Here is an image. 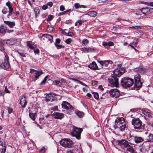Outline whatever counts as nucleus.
Masks as SVG:
<instances>
[{
    "mask_svg": "<svg viewBox=\"0 0 153 153\" xmlns=\"http://www.w3.org/2000/svg\"><path fill=\"white\" fill-rule=\"evenodd\" d=\"M93 94H94V96L95 99L98 100L99 99V94L98 93L95 92L93 93Z\"/></svg>",
    "mask_w": 153,
    "mask_h": 153,
    "instance_id": "39",
    "label": "nucleus"
},
{
    "mask_svg": "<svg viewBox=\"0 0 153 153\" xmlns=\"http://www.w3.org/2000/svg\"><path fill=\"white\" fill-rule=\"evenodd\" d=\"M129 27L131 28L135 29H141V27L140 26H132L130 27Z\"/></svg>",
    "mask_w": 153,
    "mask_h": 153,
    "instance_id": "44",
    "label": "nucleus"
},
{
    "mask_svg": "<svg viewBox=\"0 0 153 153\" xmlns=\"http://www.w3.org/2000/svg\"><path fill=\"white\" fill-rule=\"evenodd\" d=\"M55 82L56 83L57 85H58L59 86H60L61 85V82L59 81H57V80H55Z\"/></svg>",
    "mask_w": 153,
    "mask_h": 153,
    "instance_id": "55",
    "label": "nucleus"
},
{
    "mask_svg": "<svg viewBox=\"0 0 153 153\" xmlns=\"http://www.w3.org/2000/svg\"><path fill=\"white\" fill-rule=\"evenodd\" d=\"M8 60L9 57L7 55H6L4 59V62L3 65L4 68L6 69H8L10 67Z\"/></svg>",
    "mask_w": 153,
    "mask_h": 153,
    "instance_id": "14",
    "label": "nucleus"
},
{
    "mask_svg": "<svg viewBox=\"0 0 153 153\" xmlns=\"http://www.w3.org/2000/svg\"><path fill=\"white\" fill-rule=\"evenodd\" d=\"M30 73L34 75L36 79H38V77L43 74V72L41 70L39 71L32 69H30Z\"/></svg>",
    "mask_w": 153,
    "mask_h": 153,
    "instance_id": "8",
    "label": "nucleus"
},
{
    "mask_svg": "<svg viewBox=\"0 0 153 153\" xmlns=\"http://www.w3.org/2000/svg\"><path fill=\"white\" fill-rule=\"evenodd\" d=\"M102 45L103 46L106 47L107 48H108V42H102Z\"/></svg>",
    "mask_w": 153,
    "mask_h": 153,
    "instance_id": "43",
    "label": "nucleus"
},
{
    "mask_svg": "<svg viewBox=\"0 0 153 153\" xmlns=\"http://www.w3.org/2000/svg\"><path fill=\"white\" fill-rule=\"evenodd\" d=\"M87 14L91 17H94L96 16L97 15V12L96 11H89L88 12Z\"/></svg>",
    "mask_w": 153,
    "mask_h": 153,
    "instance_id": "26",
    "label": "nucleus"
},
{
    "mask_svg": "<svg viewBox=\"0 0 153 153\" xmlns=\"http://www.w3.org/2000/svg\"><path fill=\"white\" fill-rule=\"evenodd\" d=\"M125 72L124 68H118L116 69L114 71V75L116 76L120 77Z\"/></svg>",
    "mask_w": 153,
    "mask_h": 153,
    "instance_id": "10",
    "label": "nucleus"
},
{
    "mask_svg": "<svg viewBox=\"0 0 153 153\" xmlns=\"http://www.w3.org/2000/svg\"><path fill=\"white\" fill-rule=\"evenodd\" d=\"M82 50L85 52H92L94 51V49L92 48L89 47L88 48H82Z\"/></svg>",
    "mask_w": 153,
    "mask_h": 153,
    "instance_id": "29",
    "label": "nucleus"
},
{
    "mask_svg": "<svg viewBox=\"0 0 153 153\" xmlns=\"http://www.w3.org/2000/svg\"><path fill=\"white\" fill-rule=\"evenodd\" d=\"M82 129L81 128H78L74 127L73 131L71 132L72 136H75L77 139H79L80 138L81 133Z\"/></svg>",
    "mask_w": 153,
    "mask_h": 153,
    "instance_id": "5",
    "label": "nucleus"
},
{
    "mask_svg": "<svg viewBox=\"0 0 153 153\" xmlns=\"http://www.w3.org/2000/svg\"><path fill=\"white\" fill-rule=\"evenodd\" d=\"M4 146H3L1 153H5L6 151V147L5 144H4Z\"/></svg>",
    "mask_w": 153,
    "mask_h": 153,
    "instance_id": "38",
    "label": "nucleus"
},
{
    "mask_svg": "<svg viewBox=\"0 0 153 153\" xmlns=\"http://www.w3.org/2000/svg\"><path fill=\"white\" fill-rule=\"evenodd\" d=\"M142 68L139 67V68H137L134 69L135 71H137L138 72H140L142 70Z\"/></svg>",
    "mask_w": 153,
    "mask_h": 153,
    "instance_id": "48",
    "label": "nucleus"
},
{
    "mask_svg": "<svg viewBox=\"0 0 153 153\" xmlns=\"http://www.w3.org/2000/svg\"><path fill=\"white\" fill-rule=\"evenodd\" d=\"M127 127V125L126 124V123H123L122 124H120L119 125L117 126H114L115 128H119L120 129V130L121 131H124L126 128Z\"/></svg>",
    "mask_w": 153,
    "mask_h": 153,
    "instance_id": "18",
    "label": "nucleus"
},
{
    "mask_svg": "<svg viewBox=\"0 0 153 153\" xmlns=\"http://www.w3.org/2000/svg\"><path fill=\"white\" fill-rule=\"evenodd\" d=\"M62 108L67 110H71L73 109L72 106L68 102L66 101H63L61 104Z\"/></svg>",
    "mask_w": 153,
    "mask_h": 153,
    "instance_id": "11",
    "label": "nucleus"
},
{
    "mask_svg": "<svg viewBox=\"0 0 153 153\" xmlns=\"http://www.w3.org/2000/svg\"><path fill=\"white\" fill-rule=\"evenodd\" d=\"M60 40L59 39H56V40L55 42L54 43L55 45L57 44L60 43Z\"/></svg>",
    "mask_w": 153,
    "mask_h": 153,
    "instance_id": "51",
    "label": "nucleus"
},
{
    "mask_svg": "<svg viewBox=\"0 0 153 153\" xmlns=\"http://www.w3.org/2000/svg\"><path fill=\"white\" fill-rule=\"evenodd\" d=\"M7 28L6 27L1 25L0 27V33L2 34H4L7 31Z\"/></svg>",
    "mask_w": 153,
    "mask_h": 153,
    "instance_id": "25",
    "label": "nucleus"
},
{
    "mask_svg": "<svg viewBox=\"0 0 153 153\" xmlns=\"http://www.w3.org/2000/svg\"><path fill=\"white\" fill-rule=\"evenodd\" d=\"M66 153H75L73 150H69Z\"/></svg>",
    "mask_w": 153,
    "mask_h": 153,
    "instance_id": "64",
    "label": "nucleus"
},
{
    "mask_svg": "<svg viewBox=\"0 0 153 153\" xmlns=\"http://www.w3.org/2000/svg\"><path fill=\"white\" fill-rule=\"evenodd\" d=\"M52 115L53 117L56 119H61L64 117L63 114L59 112H54Z\"/></svg>",
    "mask_w": 153,
    "mask_h": 153,
    "instance_id": "20",
    "label": "nucleus"
},
{
    "mask_svg": "<svg viewBox=\"0 0 153 153\" xmlns=\"http://www.w3.org/2000/svg\"><path fill=\"white\" fill-rule=\"evenodd\" d=\"M126 123L123 117H118L115 120L114 126H117L118 125Z\"/></svg>",
    "mask_w": 153,
    "mask_h": 153,
    "instance_id": "13",
    "label": "nucleus"
},
{
    "mask_svg": "<svg viewBox=\"0 0 153 153\" xmlns=\"http://www.w3.org/2000/svg\"><path fill=\"white\" fill-rule=\"evenodd\" d=\"M48 7L47 5H44L42 7V9L44 10H46L48 8Z\"/></svg>",
    "mask_w": 153,
    "mask_h": 153,
    "instance_id": "61",
    "label": "nucleus"
},
{
    "mask_svg": "<svg viewBox=\"0 0 153 153\" xmlns=\"http://www.w3.org/2000/svg\"><path fill=\"white\" fill-rule=\"evenodd\" d=\"M142 84L140 80H137L135 81L134 87L135 88H137L136 90H138L142 87Z\"/></svg>",
    "mask_w": 153,
    "mask_h": 153,
    "instance_id": "19",
    "label": "nucleus"
},
{
    "mask_svg": "<svg viewBox=\"0 0 153 153\" xmlns=\"http://www.w3.org/2000/svg\"><path fill=\"white\" fill-rule=\"evenodd\" d=\"M53 18V16H52V15H50L48 16V18L47 19V21H49L51 20Z\"/></svg>",
    "mask_w": 153,
    "mask_h": 153,
    "instance_id": "45",
    "label": "nucleus"
},
{
    "mask_svg": "<svg viewBox=\"0 0 153 153\" xmlns=\"http://www.w3.org/2000/svg\"><path fill=\"white\" fill-rule=\"evenodd\" d=\"M55 45V46L58 49L61 48L62 47V45H59L58 44Z\"/></svg>",
    "mask_w": 153,
    "mask_h": 153,
    "instance_id": "56",
    "label": "nucleus"
},
{
    "mask_svg": "<svg viewBox=\"0 0 153 153\" xmlns=\"http://www.w3.org/2000/svg\"><path fill=\"white\" fill-rule=\"evenodd\" d=\"M5 91L7 93H10V91L7 89V86L5 87Z\"/></svg>",
    "mask_w": 153,
    "mask_h": 153,
    "instance_id": "58",
    "label": "nucleus"
},
{
    "mask_svg": "<svg viewBox=\"0 0 153 153\" xmlns=\"http://www.w3.org/2000/svg\"><path fill=\"white\" fill-rule=\"evenodd\" d=\"M27 46L30 49H33L35 48L36 46L33 45L31 41H27Z\"/></svg>",
    "mask_w": 153,
    "mask_h": 153,
    "instance_id": "30",
    "label": "nucleus"
},
{
    "mask_svg": "<svg viewBox=\"0 0 153 153\" xmlns=\"http://www.w3.org/2000/svg\"><path fill=\"white\" fill-rule=\"evenodd\" d=\"M108 47L109 48L110 46H112L114 45V43L111 42L109 41L108 42Z\"/></svg>",
    "mask_w": 153,
    "mask_h": 153,
    "instance_id": "54",
    "label": "nucleus"
},
{
    "mask_svg": "<svg viewBox=\"0 0 153 153\" xmlns=\"http://www.w3.org/2000/svg\"><path fill=\"white\" fill-rule=\"evenodd\" d=\"M74 5L75 8L76 9H77L79 8H85V6L83 5H80L79 3H75L74 4Z\"/></svg>",
    "mask_w": 153,
    "mask_h": 153,
    "instance_id": "33",
    "label": "nucleus"
},
{
    "mask_svg": "<svg viewBox=\"0 0 153 153\" xmlns=\"http://www.w3.org/2000/svg\"><path fill=\"white\" fill-rule=\"evenodd\" d=\"M64 33H65V35L68 36H72L74 35V33L71 32H69L67 33L65 32Z\"/></svg>",
    "mask_w": 153,
    "mask_h": 153,
    "instance_id": "41",
    "label": "nucleus"
},
{
    "mask_svg": "<svg viewBox=\"0 0 153 153\" xmlns=\"http://www.w3.org/2000/svg\"><path fill=\"white\" fill-rule=\"evenodd\" d=\"M149 7L143 8L140 9V10L145 15L148 14Z\"/></svg>",
    "mask_w": 153,
    "mask_h": 153,
    "instance_id": "27",
    "label": "nucleus"
},
{
    "mask_svg": "<svg viewBox=\"0 0 153 153\" xmlns=\"http://www.w3.org/2000/svg\"><path fill=\"white\" fill-rule=\"evenodd\" d=\"M16 42V40L15 39H10L6 40V43L9 45H12Z\"/></svg>",
    "mask_w": 153,
    "mask_h": 153,
    "instance_id": "24",
    "label": "nucleus"
},
{
    "mask_svg": "<svg viewBox=\"0 0 153 153\" xmlns=\"http://www.w3.org/2000/svg\"><path fill=\"white\" fill-rule=\"evenodd\" d=\"M147 140L148 141L153 142V134H150Z\"/></svg>",
    "mask_w": 153,
    "mask_h": 153,
    "instance_id": "34",
    "label": "nucleus"
},
{
    "mask_svg": "<svg viewBox=\"0 0 153 153\" xmlns=\"http://www.w3.org/2000/svg\"><path fill=\"white\" fill-rule=\"evenodd\" d=\"M141 111L143 114L148 117L149 120H153V114L149 109L147 108L142 109Z\"/></svg>",
    "mask_w": 153,
    "mask_h": 153,
    "instance_id": "6",
    "label": "nucleus"
},
{
    "mask_svg": "<svg viewBox=\"0 0 153 153\" xmlns=\"http://www.w3.org/2000/svg\"><path fill=\"white\" fill-rule=\"evenodd\" d=\"M39 123L41 125H43L46 122L43 117L39 119Z\"/></svg>",
    "mask_w": 153,
    "mask_h": 153,
    "instance_id": "35",
    "label": "nucleus"
},
{
    "mask_svg": "<svg viewBox=\"0 0 153 153\" xmlns=\"http://www.w3.org/2000/svg\"><path fill=\"white\" fill-rule=\"evenodd\" d=\"M43 36L48 40L51 43L53 42V37L51 35L48 34H44Z\"/></svg>",
    "mask_w": 153,
    "mask_h": 153,
    "instance_id": "23",
    "label": "nucleus"
},
{
    "mask_svg": "<svg viewBox=\"0 0 153 153\" xmlns=\"http://www.w3.org/2000/svg\"><path fill=\"white\" fill-rule=\"evenodd\" d=\"M100 64L102 65L103 67H106L108 65L111 64L113 62L111 61L107 60L104 61H100Z\"/></svg>",
    "mask_w": 153,
    "mask_h": 153,
    "instance_id": "17",
    "label": "nucleus"
},
{
    "mask_svg": "<svg viewBox=\"0 0 153 153\" xmlns=\"http://www.w3.org/2000/svg\"><path fill=\"white\" fill-rule=\"evenodd\" d=\"M34 10L36 15L39 13V8L38 7H36L34 9Z\"/></svg>",
    "mask_w": 153,
    "mask_h": 153,
    "instance_id": "36",
    "label": "nucleus"
},
{
    "mask_svg": "<svg viewBox=\"0 0 153 153\" xmlns=\"http://www.w3.org/2000/svg\"><path fill=\"white\" fill-rule=\"evenodd\" d=\"M29 117L30 118L33 120H34L35 119V117L36 116V113H29Z\"/></svg>",
    "mask_w": 153,
    "mask_h": 153,
    "instance_id": "32",
    "label": "nucleus"
},
{
    "mask_svg": "<svg viewBox=\"0 0 153 153\" xmlns=\"http://www.w3.org/2000/svg\"><path fill=\"white\" fill-rule=\"evenodd\" d=\"M134 140L136 143H139L142 142L144 140L141 137H135Z\"/></svg>",
    "mask_w": 153,
    "mask_h": 153,
    "instance_id": "28",
    "label": "nucleus"
},
{
    "mask_svg": "<svg viewBox=\"0 0 153 153\" xmlns=\"http://www.w3.org/2000/svg\"><path fill=\"white\" fill-rule=\"evenodd\" d=\"M76 114L80 118L82 117L84 115V113L79 111H76Z\"/></svg>",
    "mask_w": 153,
    "mask_h": 153,
    "instance_id": "31",
    "label": "nucleus"
},
{
    "mask_svg": "<svg viewBox=\"0 0 153 153\" xmlns=\"http://www.w3.org/2000/svg\"><path fill=\"white\" fill-rule=\"evenodd\" d=\"M88 42V40L87 39H83L82 42V44L83 45H86Z\"/></svg>",
    "mask_w": 153,
    "mask_h": 153,
    "instance_id": "40",
    "label": "nucleus"
},
{
    "mask_svg": "<svg viewBox=\"0 0 153 153\" xmlns=\"http://www.w3.org/2000/svg\"><path fill=\"white\" fill-rule=\"evenodd\" d=\"M6 5L8 7L9 9V14L7 15V17L9 18V16L12 14L13 11V7L9 1H8L6 3Z\"/></svg>",
    "mask_w": 153,
    "mask_h": 153,
    "instance_id": "15",
    "label": "nucleus"
},
{
    "mask_svg": "<svg viewBox=\"0 0 153 153\" xmlns=\"http://www.w3.org/2000/svg\"><path fill=\"white\" fill-rule=\"evenodd\" d=\"M109 93L111 96L115 98L118 97L120 94L119 91L117 89H113L109 91Z\"/></svg>",
    "mask_w": 153,
    "mask_h": 153,
    "instance_id": "9",
    "label": "nucleus"
},
{
    "mask_svg": "<svg viewBox=\"0 0 153 153\" xmlns=\"http://www.w3.org/2000/svg\"><path fill=\"white\" fill-rule=\"evenodd\" d=\"M88 67L94 70L97 69L98 68L97 65L95 62H93L92 63H91L88 66Z\"/></svg>",
    "mask_w": 153,
    "mask_h": 153,
    "instance_id": "22",
    "label": "nucleus"
},
{
    "mask_svg": "<svg viewBox=\"0 0 153 153\" xmlns=\"http://www.w3.org/2000/svg\"><path fill=\"white\" fill-rule=\"evenodd\" d=\"M26 98L25 96L22 97L20 100V104L22 107H25L27 103L26 101Z\"/></svg>",
    "mask_w": 153,
    "mask_h": 153,
    "instance_id": "16",
    "label": "nucleus"
},
{
    "mask_svg": "<svg viewBox=\"0 0 153 153\" xmlns=\"http://www.w3.org/2000/svg\"><path fill=\"white\" fill-rule=\"evenodd\" d=\"M71 42V39L70 38H69L67 39L65 41V42L68 44H70Z\"/></svg>",
    "mask_w": 153,
    "mask_h": 153,
    "instance_id": "52",
    "label": "nucleus"
},
{
    "mask_svg": "<svg viewBox=\"0 0 153 153\" xmlns=\"http://www.w3.org/2000/svg\"><path fill=\"white\" fill-rule=\"evenodd\" d=\"M34 52L35 54H38L39 53V50L38 49H34Z\"/></svg>",
    "mask_w": 153,
    "mask_h": 153,
    "instance_id": "57",
    "label": "nucleus"
},
{
    "mask_svg": "<svg viewBox=\"0 0 153 153\" xmlns=\"http://www.w3.org/2000/svg\"><path fill=\"white\" fill-rule=\"evenodd\" d=\"M77 23L79 24V25H81L82 23V21L81 20H79L77 21Z\"/></svg>",
    "mask_w": 153,
    "mask_h": 153,
    "instance_id": "62",
    "label": "nucleus"
},
{
    "mask_svg": "<svg viewBox=\"0 0 153 153\" xmlns=\"http://www.w3.org/2000/svg\"><path fill=\"white\" fill-rule=\"evenodd\" d=\"M65 9V8L63 5H61L60 6V10L61 11L64 12Z\"/></svg>",
    "mask_w": 153,
    "mask_h": 153,
    "instance_id": "46",
    "label": "nucleus"
},
{
    "mask_svg": "<svg viewBox=\"0 0 153 153\" xmlns=\"http://www.w3.org/2000/svg\"><path fill=\"white\" fill-rule=\"evenodd\" d=\"M47 78V76L43 80V81L40 84L41 85L44 84H45V83L46 82V81Z\"/></svg>",
    "mask_w": 153,
    "mask_h": 153,
    "instance_id": "49",
    "label": "nucleus"
},
{
    "mask_svg": "<svg viewBox=\"0 0 153 153\" xmlns=\"http://www.w3.org/2000/svg\"><path fill=\"white\" fill-rule=\"evenodd\" d=\"M53 3L52 2L50 1L47 3V5L49 6L50 7H51L53 5Z\"/></svg>",
    "mask_w": 153,
    "mask_h": 153,
    "instance_id": "60",
    "label": "nucleus"
},
{
    "mask_svg": "<svg viewBox=\"0 0 153 153\" xmlns=\"http://www.w3.org/2000/svg\"><path fill=\"white\" fill-rule=\"evenodd\" d=\"M65 13H64V12H61V13H59L58 14V16H61V15H64L65 14Z\"/></svg>",
    "mask_w": 153,
    "mask_h": 153,
    "instance_id": "63",
    "label": "nucleus"
},
{
    "mask_svg": "<svg viewBox=\"0 0 153 153\" xmlns=\"http://www.w3.org/2000/svg\"><path fill=\"white\" fill-rule=\"evenodd\" d=\"M53 27L52 26H48L47 28V30L50 31H52L53 30Z\"/></svg>",
    "mask_w": 153,
    "mask_h": 153,
    "instance_id": "50",
    "label": "nucleus"
},
{
    "mask_svg": "<svg viewBox=\"0 0 153 153\" xmlns=\"http://www.w3.org/2000/svg\"><path fill=\"white\" fill-rule=\"evenodd\" d=\"M121 84L123 87L126 88L132 86L134 84V81L131 78L124 77L122 79Z\"/></svg>",
    "mask_w": 153,
    "mask_h": 153,
    "instance_id": "2",
    "label": "nucleus"
},
{
    "mask_svg": "<svg viewBox=\"0 0 153 153\" xmlns=\"http://www.w3.org/2000/svg\"><path fill=\"white\" fill-rule=\"evenodd\" d=\"M98 83L97 81L95 80H93L92 81V85H97Z\"/></svg>",
    "mask_w": 153,
    "mask_h": 153,
    "instance_id": "53",
    "label": "nucleus"
},
{
    "mask_svg": "<svg viewBox=\"0 0 153 153\" xmlns=\"http://www.w3.org/2000/svg\"><path fill=\"white\" fill-rule=\"evenodd\" d=\"M59 143L61 146L66 148H71L74 145L73 142L70 139H63Z\"/></svg>",
    "mask_w": 153,
    "mask_h": 153,
    "instance_id": "3",
    "label": "nucleus"
},
{
    "mask_svg": "<svg viewBox=\"0 0 153 153\" xmlns=\"http://www.w3.org/2000/svg\"><path fill=\"white\" fill-rule=\"evenodd\" d=\"M46 149L45 148V147H42L41 149L39 151L40 153H44L46 151Z\"/></svg>",
    "mask_w": 153,
    "mask_h": 153,
    "instance_id": "42",
    "label": "nucleus"
},
{
    "mask_svg": "<svg viewBox=\"0 0 153 153\" xmlns=\"http://www.w3.org/2000/svg\"><path fill=\"white\" fill-rule=\"evenodd\" d=\"M108 81L109 85L111 87H117L119 86L118 79L115 76H113L111 78H108Z\"/></svg>",
    "mask_w": 153,
    "mask_h": 153,
    "instance_id": "4",
    "label": "nucleus"
},
{
    "mask_svg": "<svg viewBox=\"0 0 153 153\" xmlns=\"http://www.w3.org/2000/svg\"><path fill=\"white\" fill-rule=\"evenodd\" d=\"M118 145L121 148L125 149L129 143L125 140H117Z\"/></svg>",
    "mask_w": 153,
    "mask_h": 153,
    "instance_id": "7",
    "label": "nucleus"
},
{
    "mask_svg": "<svg viewBox=\"0 0 153 153\" xmlns=\"http://www.w3.org/2000/svg\"><path fill=\"white\" fill-rule=\"evenodd\" d=\"M4 22L10 28H13L15 25V22L9 21H4Z\"/></svg>",
    "mask_w": 153,
    "mask_h": 153,
    "instance_id": "21",
    "label": "nucleus"
},
{
    "mask_svg": "<svg viewBox=\"0 0 153 153\" xmlns=\"http://www.w3.org/2000/svg\"><path fill=\"white\" fill-rule=\"evenodd\" d=\"M2 12L3 14H6L7 13V8H4L2 10Z\"/></svg>",
    "mask_w": 153,
    "mask_h": 153,
    "instance_id": "59",
    "label": "nucleus"
},
{
    "mask_svg": "<svg viewBox=\"0 0 153 153\" xmlns=\"http://www.w3.org/2000/svg\"><path fill=\"white\" fill-rule=\"evenodd\" d=\"M153 13V8L149 7L148 14Z\"/></svg>",
    "mask_w": 153,
    "mask_h": 153,
    "instance_id": "47",
    "label": "nucleus"
},
{
    "mask_svg": "<svg viewBox=\"0 0 153 153\" xmlns=\"http://www.w3.org/2000/svg\"><path fill=\"white\" fill-rule=\"evenodd\" d=\"M140 74H137L136 75L134 76V80H140Z\"/></svg>",
    "mask_w": 153,
    "mask_h": 153,
    "instance_id": "37",
    "label": "nucleus"
},
{
    "mask_svg": "<svg viewBox=\"0 0 153 153\" xmlns=\"http://www.w3.org/2000/svg\"><path fill=\"white\" fill-rule=\"evenodd\" d=\"M130 113H132V112H130ZM132 113H133L132 112ZM134 114L137 115V112H134ZM131 114V116L133 118L132 119L131 121L132 124L134 128L135 129H143V127L142 125V122L138 118H135L133 116V114Z\"/></svg>",
    "mask_w": 153,
    "mask_h": 153,
    "instance_id": "1",
    "label": "nucleus"
},
{
    "mask_svg": "<svg viewBox=\"0 0 153 153\" xmlns=\"http://www.w3.org/2000/svg\"><path fill=\"white\" fill-rule=\"evenodd\" d=\"M55 94L53 93H50L48 94L46 96L45 100L46 102H48L50 101H52L55 100Z\"/></svg>",
    "mask_w": 153,
    "mask_h": 153,
    "instance_id": "12",
    "label": "nucleus"
}]
</instances>
